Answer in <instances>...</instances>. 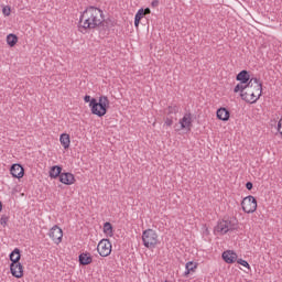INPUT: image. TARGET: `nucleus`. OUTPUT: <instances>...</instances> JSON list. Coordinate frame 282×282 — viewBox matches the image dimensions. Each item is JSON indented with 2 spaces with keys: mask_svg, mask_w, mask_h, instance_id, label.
I'll use <instances>...</instances> for the list:
<instances>
[{
  "mask_svg": "<svg viewBox=\"0 0 282 282\" xmlns=\"http://www.w3.org/2000/svg\"><path fill=\"white\" fill-rule=\"evenodd\" d=\"M85 102H89V108L93 116H98V118H102V116H107V111L109 109V98L107 96H100L99 100L97 98H91V96L86 95L84 97Z\"/></svg>",
  "mask_w": 282,
  "mask_h": 282,
  "instance_id": "obj_3",
  "label": "nucleus"
},
{
  "mask_svg": "<svg viewBox=\"0 0 282 282\" xmlns=\"http://www.w3.org/2000/svg\"><path fill=\"white\" fill-rule=\"evenodd\" d=\"M61 175H63V166L61 165H54L50 170V177L52 180H56V177L61 178Z\"/></svg>",
  "mask_w": 282,
  "mask_h": 282,
  "instance_id": "obj_18",
  "label": "nucleus"
},
{
  "mask_svg": "<svg viewBox=\"0 0 282 282\" xmlns=\"http://www.w3.org/2000/svg\"><path fill=\"white\" fill-rule=\"evenodd\" d=\"M7 43H8L9 47H14V45H17V43H19V36H17V34L10 33L7 36Z\"/></svg>",
  "mask_w": 282,
  "mask_h": 282,
  "instance_id": "obj_22",
  "label": "nucleus"
},
{
  "mask_svg": "<svg viewBox=\"0 0 282 282\" xmlns=\"http://www.w3.org/2000/svg\"><path fill=\"white\" fill-rule=\"evenodd\" d=\"M240 98L245 102L254 105L263 94V83L257 77H251L250 82L240 89Z\"/></svg>",
  "mask_w": 282,
  "mask_h": 282,
  "instance_id": "obj_2",
  "label": "nucleus"
},
{
  "mask_svg": "<svg viewBox=\"0 0 282 282\" xmlns=\"http://www.w3.org/2000/svg\"><path fill=\"white\" fill-rule=\"evenodd\" d=\"M10 12H12V10L10 9V7H4L2 9V13L4 14V17H10Z\"/></svg>",
  "mask_w": 282,
  "mask_h": 282,
  "instance_id": "obj_27",
  "label": "nucleus"
},
{
  "mask_svg": "<svg viewBox=\"0 0 282 282\" xmlns=\"http://www.w3.org/2000/svg\"><path fill=\"white\" fill-rule=\"evenodd\" d=\"M181 129H188L191 130V127H193V119L191 118V113H186L181 120H180Z\"/></svg>",
  "mask_w": 282,
  "mask_h": 282,
  "instance_id": "obj_17",
  "label": "nucleus"
},
{
  "mask_svg": "<svg viewBox=\"0 0 282 282\" xmlns=\"http://www.w3.org/2000/svg\"><path fill=\"white\" fill-rule=\"evenodd\" d=\"M228 232H232V230H236V227L232 223L229 221V225L227 227Z\"/></svg>",
  "mask_w": 282,
  "mask_h": 282,
  "instance_id": "obj_30",
  "label": "nucleus"
},
{
  "mask_svg": "<svg viewBox=\"0 0 282 282\" xmlns=\"http://www.w3.org/2000/svg\"><path fill=\"white\" fill-rule=\"evenodd\" d=\"M237 263L239 265H243V268H248V270H250V264L248 263V261L243 260V259H238Z\"/></svg>",
  "mask_w": 282,
  "mask_h": 282,
  "instance_id": "obj_26",
  "label": "nucleus"
},
{
  "mask_svg": "<svg viewBox=\"0 0 282 282\" xmlns=\"http://www.w3.org/2000/svg\"><path fill=\"white\" fill-rule=\"evenodd\" d=\"M15 272H19V268L15 269Z\"/></svg>",
  "mask_w": 282,
  "mask_h": 282,
  "instance_id": "obj_35",
  "label": "nucleus"
},
{
  "mask_svg": "<svg viewBox=\"0 0 282 282\" xmlns=\"http://www.w3.org/2000/svg\"><path fill=\"white\" fill-rule=\"evenodd\" d=\"M144 19V9H139L134 17V26L140 28V21Z\"/></svg>",
  "mask_w": 282,
  "mask_h": 282,
  "instance_id": "obj_23",
  "label": "nucleus"
},
{
  "mask_svg": "<svg viewBox=\"0 0 282 282\" xmlns=\"http://www.w3.org/2000/svg\"><path fill=\"white\" fill-rule=\"evenodd\" d=\"M116 23L111 19H105L101 15V23L99 24L97 31L99 32V39H107V35L111 32V28H113Z\"/></svg>",
  "mask_w": 282,
  "mask_h": 282,
  "instance_id": "obj_6",
  "label": "nucleus"
},
{
  "mask_svg": "<svg viewBox=\"0 0 282 282\" xmlns=\"http://www.w3.org/2000/svg\"><path fill=\"white\" fill-rule=\"evenodd\" d=\"M93 262L94 258L91 257V253L84 252L79 254V265H90Z\"/></svg>",
  "mask_w": 282,
  "mask_h": 282,
  "instance_id": "obj_16",
  "label": "nucleus"
},
{
  "mask_svg": "<svg viewBox=\"0 0 282 282\" xmlns=\"http://www.w3.org/2000/svg\"><path fill=\"white\" fill-rule=\"evenodd\" d=\"M97 252L100 257H109L111 254V241L109 239H101L97 246Z\"/></svg>",
  "mask_w": 282,
  "mask_h": 282,
  "instance_id": "obj_10",
  "label": "nucleus"
},
{
  "mask_svg": "<svg viewBox=\"0 0 282 282\" xmlns=\"http://www.w3.org/2000/svg\"><path fill=\"white\" fill-rule=\"evenodd\" d=\"M241 208L243 213H247L248 215L257 212V198L254 196L249 195L245 197L241 202Z\"/></svg>",
  "mask_w": 282,
  "mask_h": 282,
  "instance_id": "obj_9",
  "label": "nucleus"
},
{
  "mask_svg": "<svg viewBox=\"0 0 282 282\" xmlns=\"http://www.w3.org/2000/svg\"><path fill=\"white\" fill-rule=\"evenodd\" d=\"M165 124H166L167 127H171V126L173 124V117H167V118L165 119Z\"/></svg>",
  "mask_w": 282,
  "mask_h": 282,
  "instance_id": "obj_29",
  "label": "nucleus"
},
{
  "mask_svg": "<svg viewBox=\"0 0 282 282\" xmlns=\"http://www.w3.org/2000/svg\"><path fill=\"white\" fill-rule=\"evenodd\" d=\"M10 173L12 177H15L17 180H21V177L25 175V170L22 167L21 164L15 163L11 166Z\"/></svg>",
  "mask_w": 282,
  "mask_h": 282,
  "instance_id": "obj_12",
  "label": "nucleus"
},
{
  "mask_svg": "<svg viewBox=\"0 0 282 282\" xmlns=\"http://www.w3.org/2000/svg\"><path fill=\"white\" fill-rule=\"evenodd\" d=\"M150 12H151V9H150V8L143 9V14H144V17H147V14H149Z\"/></svg>",
  "mask_w": 282,
  "mask_h": 282,
  "instance_id": "obj_33",
  "label": "nucleus"
},
{
  "mask_svg": "<svg viewBox=\"0 0 282 282\" xmlns=\"http://www.w3.org/2000/svg\"><path fill=\"white\" fill-rule=\"evenodd\" d=\"M180 112V107L177 106H169L166 109V115L173 117Z\"/></svg>",
  "mask_w": 282,
  "mask_h": 282,
  "instance_id": "obj_24",
  "label": "nucleus"
},
{
  "mask_svg": "<svg viewBox=\"0 0 282 282\" xmlns=\"http://www.w3.org/2000/svg\"><path fill=\"white\" fill-rule=\"evenodd\" d=\"M48 237H51L52 241H54V243H56V246H58V243H61V241H63V229H61V227H58V225L53 226L50 229Z\"/></svg>",
  "mask_w": 282,
  "mask_h": 282,
  "instance_id": "obj_11",
  "label": "nucleus"
},
{
  "mask_svg": "<svg viewBox=\"0 0 282 282\" xmlns=\"http://www.w3.org/2000/svg\"><path fill=\"white\" fill-rule=\"evenodd\" d=\"M1 210H3V203H1V200H0V213H1Z\"/></svg>",
  "mask_w": 282,
  "mask_h": 282,
  "instance_id": "obj_34",
  "label": "nucleus"
},
{
  "mask_svg": "<svg viewBox=\"0 0 282 282\" xmlns=\"http://www.w3.org/2000/svg\"><path fill=\"white\" fill-rule=\"evenodd\" d=\"M195 270H197V263L189 261L185 264V272H184V276L188 278V274H191L192 272H195Z\"/></svg>",
  "mask_w": 282,
  "mask_h": 282,
  "instance_id": "obj_19",
  "label": "nucleus"
},
{
  "mask_svg": "<svg viewBox=\"0 0 282 282\" xmlns=\"http://www.w3.org/2000/svg\"><path fill=\"white\" fill-rule=\"evenodd\" d=\"M0 224H1V226H6L8 224V216H2L0 218Z\"/></svg>",
  "mask_w": 282,
  "mask_h": 282,
  "instance_id": "obj_28",
  "label": "nucleus"
},
{
  "mask_svg": "<svg viewBox=\"0 0 282 282\" xmlns=\"http://www.w3.org/2000/svg\"><path fill=\"white\" fill-rule=\"evenodd\" d=\"M142 241L145 248H155L158 246V232L153 229H145L142 234Z\"/></svg>",
  "mask_w": 282,
  "mask_h": 282,
  "instance_id": "obj_5",
  "label": "nucleus"
},
{
  "mask_svg": "<svg viewBox=\"0 0 282 282\" xmlns=\"http://www.w3.org/2000/svg\"><path fill=\"white\" fill-rule=\"evenodd\" d=\"M9 259L11 261L10 270L12 276H15V279H21L23 276V264H21V250L19 248H15L9 256Z\"/></svg>",
  "mask_w": 282,
  "mask_h": 282,
  "instance_id": "obj_4",
  "label": "nucleus"
},
{
  "mask_svg": "<svg viewBox=\"0 0 282 282\" xmlns=\"http://www.w3.org/2000/svg\"><path fill=\"white\" fill-rule=\"evenodd\" d=\"M151 6H152V8H158V6H160V1L159 0H153Z\"/></svg>",
  "mask_w": 282,
  "mask_h": 282,
  "instance_id": "obj_32",
  "label": "nucleus"
},
{
  "mask_svg": "<svg viewBox=\"0 0 282 282\" xmlns=\"http://www.w3.org/2000/svg\"><path fill=\"white\" fill-rule=\"evenodd\" d=\"M252 187H253L252 182H247V183H246V188H247V191H252Z\"/></svg>",
  "mask_w": 282,
  "mask_h": 282,
  "instance_id": "obj_31",
  "label": "nucleus"
},
{
  "mask_svg": "<svg viewBox=\"0 0 282 282\" xmlns=\"http://www.w3.org/2000/svg\"><path fill=\"white\" fill-rule=\"evenodd\" d=\"M61 144L64 149H69V144H72V140L69 139V134L62 133L59 137Z\"/></svg>",
  "mask_w": 282,
  "mask_h": 282,
  "instance_id": "obj_20",
  "label": "nucleus"
},
{
  "mask_svg": "<svg viewBox=\"0 0 282 282\" xmlns=\"http://www.w3.org/2000/svg\"><path fill=\"white\" fill-rule=\"evenodd\" d=\"M59 182L66 186H72L76 182V177H74V174L65 172L59 175Z\"/></svg>",
  "mask_w": 282,
  "mask_h": 282,
  "instance_id": "obj_13",
  "label": "nucleus"
},
{
  "mask_svg": "<svg viewBox=\"0 0 282 282\" xmlns=\"http://www.w3.org/2000/svg\"><path fill=\"white\" fill-rule=\"evenodd\" d=\"M102 10L96 7H87L79 17V30H98L102 23Z\"/></svg>",
  "mask_w": 282,
  "mask_h": 282,
  "instance_id": "obj_1",
  "label": "nucleus"
},
{
  "mask_svg": "<svg viewBox=\"0 0 282 282\" xmlns=\"http://www.w3.org/2000/svg\"><path fill=\"white\" fill-rule=\"evenodd\" d=\"M228 226H229V220H223V221L218 223V225H217L218 232L226 235L228 232Z\"/></svg>",
  "mask_w": 282,
  "mask_h": 282,
  "instance_id": "obj_21",
  "label": "nucleus"
},
{
  "mask_svg": "<svg viewBox=\"0 0 282 282\" xmlns=\"http://www.w3.org/2000/svg\"><path fill=\"white\" fill-rule=\"evenodd\" d=\"M104 232L106 235H109V237L113 236V226L111 225V223H105L104 224Z\"/></svg>",
  "mask_w": 282,
  "mask_h": 282,
  "instance_id": "obj_25",
  "label": "nucleus"
},
{
  "mask_svg": "<svg viewBox=\"0 0 282 282\" xmlns=\"http://www.w3.org/2000/svg\"><path fill=\"white\" fill-rule=\"evenodd\" d=\"M116 23L111 19H105L101 15V23L99 24L97 31L99 32V39H107V35L111 32V28H113Z\"/></svg>",
  "mask_w": 282,
  "mask_h": 282,
  "instance_id": "obj_7",
  "label": "nucleus"
},
{
  "mask_svg": "<svg viewBox=\"0 0 282 282\" xmlns=\"http://www.w3.org/2000/svg\"><path fill=\"white\" fill-rule=\"evenodd\" d=\"M236 80L240 83L236 85V87L234 88V93L239 94V90L243 89V87H246V85H248V83H250L252 78H250V73L243 69L236 76Z\"/></svg>",
  "mask_w": 282,
  "mask_h": 282,
  "instance_id": "obj_8",
  "label": "nucleus"
},
{
  "mask_svg": "<svg viewBox=\"0 0 282 282\" xmlns=\"http://www.w3.org/2000/svg\"><path fill=\"white\" fill-rule=\"evenodd\" d=\"M223 261H225V263H235L237 261V253L232 250L224 251Z\"/></svg>",
  "mask_w": 282,
  "mask_h": 282,
  "instance_id": "obj_14",
  "label": "nucleus"
},
{
  "mask_svg": "<svg viewBox=\"0 0 282 282\" xmlns=\"http://www.w3.org/2000/svg\"><path fill=\"white\" fill-rule=\"evenodd\" d=\"M216 116L218 118V120H223V122H228V120H230V110L226 109V108H219L216 111Z\"/></svg>",
  "mask_w": 282,
  "mask_h": 282,
  "instance_id": "obj_15",
  "label": "nucleus"
}]
</instances>
